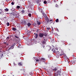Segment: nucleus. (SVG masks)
I'll return each instance as SVG.
<instances>
[{
  "label": "nucleus",
  "mask_w": 76,
  "mask_h": 76,
  "mask_svg": "<svg viewBox=\"0 0 76 76\" xmlns=\"http://www.w3.org/2000/svg\"><path fill=\"white\" fill-rule=\"evenodd\" d=\"M60 56H63V54H62V53H61L60 54Z\"/></svg>",
  "instance_id": "35"
},
{
  "label": "nucleus",
  "mask_w": 76,
  "mask_h": 76,
  "mask_svg": "<svg viewBox=\"0 0 76 76\" xmlns=\"http://www.w3.org/2000/svg\"><path fill=\"white\" fill-rule=\"evenodd\" d=\"M57 31H58V30L57 29Z\"/></svg>",
  "instance_id": "42"
},
{
  "label": "nucleus",
  "mask_w": 76,
  "mask_h": 76,
  "mask_svg": "<svg viewBox=\"0 0 76 76\" xmlns=\"http://www.w3.org/2000/svg\"><path fill=\"white\" fill-rule=\"evenodd\" d=\"M8 1H10V0H8Z\"/></svg>",
  "instance_id": "45"
},
{
  "label": "nucleus",
  "mask_w": 76,
  "mask_h": 76,
  "mask_svg": "<svg viewBox=\"0 0 76 76\" xmlns=\"http://www.w3.org/2000/svg\"><path fill=\"white\" fill-rule=\"evenodd\" d=\"M52 51H53V52H54V51H55V49H53L52 50Z\"/></svg>",
  "instance_id": "30"
},
{
  "label": "nucleus",
  "mask_w": 76,
  "mask_h": 76,
  "mask_svg": "<svg viewBox=\"0 0 76 76\" xmlns=\"http://www.w3.org/2000/svg\"><path fill=\"white\" fill-rule=\"evenodd\" d=\"M17 9H19V8H20V6H17Z\"/></svg>",
  "instance_id": "32"
},
{
  "label": "nucleus",
  "mask_w": 76,
  "mask_h": 76,
  "mask_svg": "<svg viewBox=\"0 0 76 76\" xmlns=\"http://www.w3.org/2000/svg\"><path fill=\"white\" fill-rule=\"evenodd\" d=\"M44 36H45V37H47V35H48V34H47V33H45L44 34Z\"/></svg>",
  "instance_id": "19"
},
{
  "label": "nucleus",
  "mask_w": 76,
  "mask_h": 76,
  "mask_svg": "<svg viewBox=\"0 0 76 76\" xmlns=\"http://www.w3.org/2000/svg\"><path fill=\"white\" fill-rule=\"evenodd\" d=\"M22 23H23V24H24V25H26L27 24V22L25 20L23 21L22 22Z\"/></svg>",
  "instance_id": "5"
},
{
  "label": "nucleus",
  "mask_w": 76,
  "mask_h": 76,
  "mask_svg": "<svg viewBox=\"0 0 76 76\" xmlns=\"http://www.w3.org/2000/svg\"><path fill=\"white\" fill-rule=\"evenodd\" d=\"M35 38L36 39H37L38 37V34H36V35H35Z\"/></svg>",
  "instance_id": "11"
},
{
  "label": "nucleus",
  "mask_w": 76,
  "mask_h": 76,
  "mask_svg": "<svg viewBox=\"0 0 76 76\" xmlns=\"http://www.w3.org/2000/svg\"><path fill=\"white\" fill-rule=\"evenodd\" d=\"M50 22H53V19L52 20H50Z\"/></svg>",
  "instance_id": "34"
},
{
  "label": "nucleus",
  "mask_w": 76,
  "mask_h": 76,
  "mask_svg": "<svg viewBox=\"0 0 76 76\" xmlns=\"http://www.w3.org/2000/svg\"><path fill=\"white\" fill-rule=\"evenodd\" d=\"M11 15L15 16V17H18V16H19V13L16 12H12V13L11 14Z\"/></svg>",
  "instance_id": "1"
},
{
  "label": "nucleus",
  "mask_w": 76,
  "mask_h": 76,
  "mask_svg": "<svg viewBox=\"0 0 76 76\" xmlns=\"http://www.w3.org/2000/svg\"><path fill=\"white\" fill-rule=\"evenodd\" d=\"M14 64L15 66H16V64H15V62H14Z\"/></svg>",
  "instance_id": "39"
},
{
  "label": "nucleus",
  "mask_w": 76,
  "mask_h": 76,
  "mask_svg": "<svg viewBox=\"0 0 76 76\" xmlns=\"http://www.w3.org/2000/svg\"><path fill=\"white\" fill-rule=\"evenodd\" d=\"M18 48H21V45L20 44H18Z\"/></svg>",
  "instance_id": "16"
},
{
  "label": "nucleus",
  "mask_w": 76,
  "mask_h": 76,
  "mask_svg": "<svg viewBox=\"0 0 76 76\" xmlns=\"http://www.w3.org/2000/svg\"><path fill=\"white\" fill-rule=\"evenodd\" d=\"M15 45H16V43H14L12 45H13V46L14 47Z\"/></svg>",
  "instance_id": "31"
},
{
  "label": "nucleus",
  "mask_w": 76,
  "mask_h": 76,
  "mask_svg": "<svg viewBox=\"0 0 76 76\" xmlns=\"http://www.w3.org/2000/svg\"><path fill=\"white\" fill-rule=\"evenodd\" d=\"M44 40L45 41V39H44Z\"/></svg>",
  "instance_id": "47"
},
{
  "label": "nucleus",
  "mask_w": 76,
  "mask_h": 76,
  "mask_svg": "<svg viewBox=\"0 0 76 76\" xmlns=\"http://www.w3.org/2000/svg\"><path fill=\"white\" fill-rule=\"evenodd\" d=\"M56 7H58V5L57 4H56Z\"/></svg>",
  "instance_id": "37"
},
{
  "label": "nucleus",
  "mask_w": 76,
  "mask_h": 76,
  "mask_svg": "<svg viewBox=\"0 0 76 76\" xmlns=\"http://www.w3.org/2000/svg\"><path fill=\"white\" fill-rule=\"evenodd\" d=\"M11 4H12V5H14V3H13V2H12L11 3Z\"/></svg>",
  "instance_id": "33"
},
{
  "label": "nucleus",
  "mask_w": 76,
  "mask_h": 76,
  "mask_svg": "<svg viewBox=\"0 0 76 76\" xmlns=\"http://www.w3.org/2000/svg\"><path fill=\"white\" fill-rule=\"evenodd\" d=\"M16 42V41H17V40H15Z\"/></svg>",
  "instance_id": "44"
},
{
  "label": "nucleus",
  "mask_w": 76,
  "mask_h": 76,
  "mask_svg": "<svg viewBox=\"0 0 76 76\" xmlns=\"http://www.w3.org/2000/svg\"><path fill=\"white\" fill-rule=\"evenodd\" d=\"M13 76H14V75H13Z\"/></svg>",
  "instance_id": "50"
},
{
  "label": "nucleus",
  "mask_w": 76,
  "mask_h": 76,
  "mask_svg": "<svg viewBox=\"0 0 76 76\" xmlns=\"http://www.w3.org/2000/svg\"><path fill=\"white\" fill-rule=\"evenodd\" d=\"M7 41H8L9 39V37H8L7 38H6Z\"/></svg>",
  "instance_id": "27"
},
{
  "label": "nucleus",
  "mask_w": 76,
  "mask_h": 76,
  "mask_svg": "<svg viewBox=\"0 0 76 76\" xmlns=\"http://www.w3.org/2000/svg\"><path fill=\"white\" fill-rule=\"evenodd\" d=\"M28 16H29L30 17H31V14L30 13H29L28 14Z\"/></svg>",
  "instance_id": "29"
},
{
  "label": "nucleus",
  "mask_w": 76,
  "mask_h": 76,
  "mask_svg": "<svg viewBox=\"0 0 76 76\" xmlns=\"http://www.w3.org/2000/svg\"><path fill=\"white\" fill-rule=\"evenodd\" d=\"M3 76H4V75H3Z\"/></svg>",
  "instance_id": "49"
},
{
  "label": "nucleus",
  "mask_w": 76,
  "mask_h": 76,
  "mask_svg": "<svg viewBox=\"0 0 76 76\" xmlns=\"http://www.w3.org/2000/svg\"><path fill=\"white\" fill-rule=\"evenodd\" d=\"M15 38H18V37L16 36H15Z\"/></svg>",
  "instance_id": "38"
},
{
  "label": "nucleus",
  "mask_w": 76,
  "mask_h": 76,
  "mask_svg": "<svg viewBox=\"0 0 76 76\" xmlns=\"http://www.w3.org/2000/svg\"><path fill=\"white\" fill-rule=\"evenodd\" d=\"M10 49H11V48H9V50H10Z\"/></svg>",
  "instance_id": "40"
},
{
  "label": "nucleus",
  "mask_w": 76,
  "mask_h": 76,
  "mask_svg": "<svg viewBox=\"0 0 76 76\" xmlns=\"http://www.w3.org/2000/svg\"><path fill=\"white\" fill-rule=\"evenodd\" d=\"M21 12L23 13H25V11H24V10H23Z\"/></svg>",
  "instance_id": "28"
},
{
  "label": "nucleus",
  "mask_w": 76,
  "mask_h": 76,
  "mask_svg": "<svg viewBox=\"0 0 76 76\" xmlns=\"http://www.w3.org/2000/svg\"><path fill=\"white\" fill-rule=\"evenodd\" d=\"M4 44L5 45H8L7 44V42H4Z\"/></svg>",
  "instance_id": "22"
},
{
  "label": "nucleus",
  "mask_w": 76,
  "mask_h": 76,
  "mask_svg": "<svg viewBox=\"0 0 76 76\" xmlns=\"http://www.w3.org/2000/svg\"><path fill=\"white\" fill-rule=\"evenodd\" d=\"M52 23V22L50 23Z\"/></svg>",
  "instance_id": "46"
},
{
  "label": "nucleus",
  "mask_w": 76,
  "mask_h": 76,
  "mask_svg": "<svg viewBox=\"0 0 76 76\" xmlns=\"http://www.w3.org/2000/svg\"><path fill=\"white\" fill-rule=\"evenodd\" d=\"M57 70H58L57 68H56V67L54 69V71H55V72L56 71H57Z\"/></svg>",
  "instance_id": "15"
},
{
  "label": "nucleus",
  "mask_w": 76,
  "mask_h": 76,
  "mask_svg": "<svg viewBox=\"0 0 76 76\" xmlns=\"http://www.w3.org/2000/svg\"><path fill=\"white\" fill-rule=\"evenodd\" d=\"M5 11H6V12H8V11H9V10L8 9H7V8H6L5 10Z\"/></svg>",
  "instance_id": "20"
},
{
  "label": "nucleus",
  "mask_w": 76,
  "mask_h": 76,
  "mask_svg": "<svg viewBox=\"0 0 76 76\" xmlns=\"http://www.w3.org/2000/svg\"><path fill=\"white\" fill-rule=\"evenodd\" d=\"M34 35H35L36 34L35 33H34Z\"/></svg>",
  "instance_id": "43"
},
{
  "label": "nucleus",
  "mask_w": 76,
  "mask_h": 76,
  "mask_svg": "<svg viewBox=\"0 0 76 76\" xmlns=\"http://www.w3.org/2000/svg\"><path fill=\"white\" fill-rule=\"evenodd\" d=\"M61 71H57V75H61Z\"/></svg>",
  "instance_id": "7"
},
{
  "label": "nucleus",
  "mask_w": 76,
  "mask_h": 76,
  "mask_svg": "<svg viewBox=\"0 0 76 76\" xmlns=\"http://www.w3.org/2000/svg\"><path fill=\"white\" fill-rule=\"evenodd\" d=\"M47 29H48V31H50V27H47Z\"/></svg>",
  "instance_id": "17"
},
{
  "label": "nucleus",
  "mask_w": 76,
  "mask_h": 76,
  "mask_svg": "<svg viewBox=\"0 0 76 76\" xmlns=\"http://www.w3.org/2000/svg\"><path fill=\"white\" fill-rule=\"evenodd\" d=\"M1 12H2V11H1V10H0V14H1Z\"/></svg>",
  "instance_id": "36"
},
{
  "label": "nucleus",
  "mask_w": 76,
  "mask_h": 76,
  "mask_svg": "<svg viewBox=\"0 0 76 76\" xmlns=\"http://www.w3.org/2000/svg\"><path fill=\"white\" fill-rule=\"evenodd\" d=\"M37 22L38 25H41V23L39 22V21H37Z\"/></svg>",
  "instance_id": "12"
},
{
  "label": "nucleus",
  "mask_w": 76,
  "mask_h": 76,
  "mask_svg": "<svg viewBox=\"0 0 76 76\" xmlns=\"http://www.w3.org/2000/svg\"><path fill=\"white\" fill-rule=\"evenodd\" d=\"M56 22H58V19H57L56 20Z\"/></svg>",
  "instance_id": "26"
},
{
  "label": "nucleus",
  "mask_w": 76,
  "mask_h": 76,
  "mask_svg": "<svg viewBox=\"0 0 76 76\" xmlns=\"http://www.w3.org/2000/svg\"><path fill=\"white\" fill-rule=\"evenodd\" d=\"M18 64L19 66H22V64H22V62H19L18 63Z\"/></svg>",
  "instance_id": "10"
},
{
  "label": "nucleus",
  "mask_w": 76,
  "mask_h": 76,
  "mask_svg": "<svg viewBox=\"0 0 76 76\" xmlns=\"http://www.w3.org/2000/svg\"><path fill=\"white\" fill-rule=\"evenodd\" d=\"M45 42H45V41H43L42 42V43L43 44H45Z\"/></svg>",
  "instance_id": "24"
},
{
  "label": "nucleus",
  "mask_w": 76,
  "mask_h": 76,
  "mask_svg": "<svg viewBox=\"0 0 76 76\" xmlns=\"http://www.w3.org/2000/svg\"><path fill=\"white\" fill-rule=\"evenodd\" d=\"M29 5H30V6L32 7V6H34V4L32 2H29Z\"/></svg>",
  "instance_id": "8"
},
{
  "label": "nucleus",
  "mask_w": 76,
  "mask_h": 76,
  "mask_svg": "<svg viewBox=\"0 0 76 76\" xmlns=\"http://www.w3.org/2000/svg\"><path fill=\"white\" fill-rule=\"evenodd\" d=\"M27 25L29 27L31 25V24L30 23H28L27 24Z\"/></svg>",
  "instance_id": "14"
},
{
  "label": "nucleus",
  "mask_w": 76,
  "mask_h": 76,
  "mask_svg": "<svg viewBox=\"0 0 76 76\" xmlns=\"http://www.w3.org/2000/svg\"><path fill=\"white\" fill-rule=\"evenodd\" d=\"M47 2L46 1H44V4H47Z\"/></svg>",
  "instance_id": "23"
},
{
  "label": "nucleus",
  "mask_w": 76,
  "mask_h": 76,
  "mask_svg": "<svg viewBox=\"0 0 76 76\" xmlns=\"http://www.w3.org/2000/svg\"><path fill=\"white\" fill-rule=\"evenodd\" d=\"M10 25V24L9 23H7V25L8 26H9Z\"/></svg>",
  "instance_id": "21"
},
{
  "label": "nucleus",
  "mask_w": 76,
  "mask_h": 76,
  "mask_svg": "<svg viewBox=\"0 0 76 76\" xmlns=\"http://www.w3.org/2000/svg\"><path fill=\"white\" fill-rule=\"evenodd\" d=\"M43 16H45V18H46V20L47 22L48 23H49V22H50V20H49V19H48V17H47V16H46V15L44 13L43 14Z\"/></svg>",
  "instance_id": "2"
},
{
  "label": "nucleus",
  "mask_w": 76,
  "mask_h": 76,
  "mask_svg": "<svg viewBox=\"0 0 76 76\" xmlns=\"http://www.w3.org/2000/svg\"><path fill=\"white\" fill-rule=\"evenodd\" d=\"M50 50H51V48H50Z\"/></svg>",
  "instance_id": "48"
},
{
  "label": "nucleus",
  "mask_w": 76,
  "mask_h": 76,
  "mask_svg": "<svg viewBox=\"0 0 76 76\" xmlns=\"http://www.w3.org/2000/svg\"><path fill=\"white\" fill-rule=\"evenodd\" d=\"M11 49H13V48H14V46H13V45H12L11 47Z\"/></svg>",
  "instance_id": "18"
},
{
  "label": "nucleus",
  "mask_w": 76,
  "mask_h": 76,
  "mask_svg": "<svg viewBox=\"0 0 76 76\" xmlns=\"http://www.w3.org/2000/svg\"><path fill=\"white\" fill-rule=\"evenodd\" d=\"M44 34L43 33H40L39 34V36L41 38L42 37H44Z\"/></svg>",
  "instance_id": "4"
},
{
  "label": "nucleus",
  "mask_w": 76,
  "mask_h": 76,
  "mask_svg": "<svg viewBox=\"0 0 76 76\" xmlns=\"http://www.w3.org/2000/svg\"><path fill=\"white\" fill-rule=\"evenodd\" d=\"M73 63L74 64H75V62H74V61H73Z\"/></svg>",
  "instance_id": "41"
},
{
  "label": "nucleus",
  "mask_w": 76,
  "mask_h": 76,
  "mask_svg": "<svg viewBox=\"0 0 76 76\" xmlns=\"http://www.w3.org/2000/svg\"><path fill=\"white\" fill-rule=\"evenodd\" d=\"M35 1L37 3H38L39 2V0H35Z\"/></svg>",
  "instance_id": "25"
},
{
  "label": "nucleus",
  "mask_w": 76,
  "mask_h": 76,
  "mask_svg": "<svg viewBox=\"0 0 76 76\" xmlns=\"http://www.w3.org/2000/svg\"><path fill=\"white\" fill-rule=\"evenodd\" d=\"M34 59L36 60V62H38L39 60V58H37V57H35L34 58Z\"/></svg>",
  "instance_id": "6"
},
{
  "label": "nucleus",
  "mask_w": 76,
  "mask_h": 76,
  "mask_svg": "<svg viewBox=\"0 0 76 76\" xmlns=\"http://www.w3.org/2000/svg\"><path fill=\"white\" fill-rule=\"evenodd\" d=\"M39 61L40 62H41V61L45 62V59L44 58H42L39 60Z\"/></svg>",
  "instance_id": "3"
},
{
  "label": "nucleus",
  "mask_w": 76,
  "mask_h": 76,
  "mask_svg": "<svg viewBox=\"0 0 76 76\" xmlns=\"http://www.w3.org/2000/svg\"><path fill=\"white\" fill-rule=\"evenodd\" d=\"M12 30H13V31H16V29L15 27L12 28Z\"/></svg>",
  "instance_id": "13"
},
{
  "label": "nucleus",
  "mask_w": 76,
  "mask_h": 76,
  "mask_svg": "<svg viewBox=\"0 0 76 76\" xmlns=\"http://www.w3.org/2000/svg\"><path fill=\"white\" fill-rule=\"evenodd\" d=\"M54 53H58V50L56 49H55Z\"/></svg>",
  "instance_id": "9"
}]
</instances>
